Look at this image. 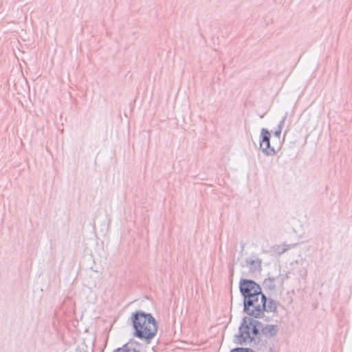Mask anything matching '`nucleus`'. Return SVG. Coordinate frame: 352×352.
<instances>
[{
    "instance_id": "obj_1",
    "label": "nucleus",
    "mask_w": 352,
    "mask_h": 352,
    "mask_svg": "<svg viewBox=\"0 0 352 352\" xmlns=\"http://www.w3.org/2000/svg\"><path fill=\"white\" fill-rule=\"evenodd\" d=\"M252 317L244 316L242 318L238 333L234 336L233 342L237 345H247L250 347L236 346L232 349L230 352H257L266 349L267 340H263L262 336L267 338L275 337L279 331L277 324H263L261 321Z\"/></svg>"
},
{
    "instance_id": "obj_2",
    "label": "nucleus",
    "mask_w": 352,
    "mask_h": 352,
    "mask_svg": "<svg viewBox=\"0 0 352 352\" xmlns=\"http://www.w3.org/2000/svg\"><path fill=\"white\" fill-rule=\"evenodd\" d=\"M128 324L132 327L133 336L149 344L156 336L158 323L151 313L143 310H135L128 319Z\"/></svg>"
},
{
    "instance_id": "obj_3",
    "label": "nucleus",
    "mask_w": 352,
    "mask_h": 352,
    "mask_svg": "<svg viewBox=\"0 0 352 352\" xmlns=\"http://www.w3.org/2000/svg\"><path fill=\"white\" fill-rule=\"evenodd\" d=\"M239 289L243 297V311L252 317V308L258 304V297L264 294L261 286L252 279L241 278Z\"/></svg>"
},
{
    "instance_id": "obj_4",
    "label": "nucleus",
    "mask_w": 352,
    "mask_h": 352,
    "mask_svg": "<svg viewBox=\"0 0 352 352\" xmlns=\"http://www.w3.org/2000/svg\"><path fill=\"white\" fill-rule=\"evenodd\" d=\"M279 302L272 299L270 296L264 294L262 295L261 302L252 308V317L254 318H263L265 313H276Z\"/></svg>"
},
{
    "instance_id": "obj_5",
    "label": "nucleus",
    "mask_w": 352,
    "mask_h": 352,
    "mask_svg": "<svg viewBox=\"0 0 352 352\" xmlns=\"http://www.w3.org/2000/svg\"><path fill=\"white\" fill-rule=\"evenodd\" d=\"M270 140V131L266 128H262L259 136V148L266 156H274L276 155V150L271 146Z\"/></svg>"
},
{
    "instance_id": "obj_6",
    "label": "nucleus",
    "mask_w": 352,
    "mask_h": 352,
    "mask_svg": "<svg viewBox=\"0 0 352 352\" xmlns=\"http://www.w3.org/2000/svg\"><path fill=\"white\" fill-rule=\"evenodd\" d=\"M141 349L142 344L139 342L134 339H130L128 342L120 347L116 348L112 352H146L142 351Z\"/></svg>"
},
{
    "instance_id": "obj_7",
    "label": "nucleus",
    "mask_w": 352,
    "mask_h": 352,
    "mask_svg": "<svg viewBox=\"0 0 352 352\" xmlns=\"http://www.w3.org/2000/svg\"><path fill=\"white\" fill-rule=\"evenodd\" d=\"M261 259L257 258L255 260L247 259L246 264L249 267V270L252 272H260L261 270Z\"/></svg>"
},
{
    "instance_id": "obj_8",
    "label": "nucleus",
    "mask_w": 352,
    "mask_h": 352,
    "mask_svg": "<svg viewBox=\"0 0 352 352\" xmlns=\"http://www.w3.org/2000/svg\"><path fill=\"white\" fill-rule=\"evenodd\" d=\"M276 277L269 276L264 279L263 282V287L266 292H272L276 289L275 280Z\"/></svg>"
},
{
    "instance_id": "obj_9",
    "label": "nucleus",
    "mask_w": 352,
    "mask_h": 352,
    "mask_svg": "<svg viewBox=\"0 0 352 352\" xmlns=\"http://www.w3.org/2000/svg\"><path fill=\"white\" fill-rule=\"evenodd\" d=\"M287 116H288V113L285 112V115L283 116L282 119L280 120V122L277 126L278 128H280V129L283 130V127L285 124V120L287 119Z\"/></svg>"
},
{
    "instance_id": "obj_10",
    "label": "nucleus",
    "mask_w": 352,
    "mask_h": 352,
    "mask_svg": "<svg viewBox=\"0 0 352 352\" xmlns=\"http://www.w3.org/2000/svg\"><path fill=\"white\" fill-rule=\"evenodd\" d=\"M281 132H282V129L277 127L276 129L274 131L273 134L276 138H279L280 136Z\"/></svg>"
},
{
    "instance_id": "obj_11",
    "label": "nucleus",
    "mask_w": 352,
    "mask_h": 352,
    "mask_svg": "<svg viewBox=\"0 0 352 352\" xmlns=\"http://www.w3.org/2000/svg\"><path fill=\"white\" fill-rule=\"evenodd\" d=\"M75 352H88V351L85 349L84 347H80L78 346L75 349Z\"/></svg>"
},
{
    "instance_id": "obj_12",
    "label": "nucleus",
    "mask_w": 352,
    "mask_h": 352,
    "mask_svg": "<svg viewBox=\"0 0 352 352\" xmlns=\"http://www.w3.org/2000/svg\"><path fill=\"white\" fill-rule=\"evenodd\" d=\"M267 352H277V351L275 350L274 346V345H273V346H270V347L268 349V350H267Z\"/></svg>"
},
{
    "instance_id": "obj_13",
    "label": "nucleus",
    "mask_w": 352,
    "mask_h": 352,
    "mask_svg": "<svg viewBox=\"0 0 352 352\" xmlns=\"http://www.w3.org/2000/svg\"><path fill=\"white\" fill-rule=\"evenodd\" d=\"M287 278V275H285L282 278H281V281L282 283L284 281L285 278Z\"/></svg>"
},
{
    "instance_id": "obj_14",
    "label": "nucleus",
    "mask_w": 352,
    "mask_h": 352,
    "mask_svg": "<svg viewBox=\"0 0 352 352\" xmlns=\"http://www.w3.org/2000/svg\"><path fill=\"white\" fill-rule=\"evenodd\" d=\"M287 249H283V250L282 251V253L284 252Z\"/></svg>"
}]
</instances>
